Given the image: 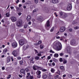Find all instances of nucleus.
Listing matches in <instances>:
<instances>
[{
	"mask_svg": "<svg viewBox=\"0 0 79 79\" xmlns=\"http://www.w3.org/2000/svg\"><path fill=\"white\" fill-rule=\"evenodd\" d=\"M33 60H34V58L33 57H31L30 59L29 60L30 61H32Z\"/></svg>",
	"mask_w": 79,
	"mask_h": 79,
	"instance_id": "de8ad7c7",
	"label": "nucleus"
},
{
	"mask_svg": "<svg viewBox=\"0 0 79 79\" xmlns=\"http://www.w3.org/2000/svg\"><path fill=\"white\" fill-rule=\"evenodd\" d=\"M21 6H22V4H19V8H21Z\"/></svg>",
	"mask_w": 79,
	"mask_h": 79,
	"instance_id": "e2e57ef3",
	"label": "nucleus"
},
{
	"mask_svg": "<svg viewBox=\"0 0 79 79\" xmlns=\"http://www.w3.org/2000/svg\"><path fill=\"white\" fill-rule=\"evenodd\" d=\"M11 61V59H10V57H7V63H9Z\"/></svg>",
	"mask_w": 79,
	"mask_h": 79,
	"instance_id": "4be33fe9",
	"label": "nucleus"
},
{
	"mask_svg": "<svg viewBox=\"0 0 79 79\" xmlns=\"http://www.w3.org/2000/svg\"><path fill=\"white\" fill-rule=\"evenodd\" d=\"M59 55H58L57 53H55L54 55V56L55 58H57L58 56H59Z\"/></svg>",
	"mask_w": 79,
	"mask_h": 79,
	"instance_id": "5701e85b",
	"label": "nucleus"
},
{
	"mask_svg": "<svg viewBox=\"0 0 79 79\" xmlns=\"http://www.w3.org/2000/svg\"><path fill=\"white\" fill-rule=\"evenodd\" d=\"M52 3H58V0H52Z\"/></svg>",
	"mask_w": 79,
	"mask_h": 79,
	"instance_id": "6ab92c4d",
	"label": "nucleus"
},
{
	"mask_svg": "<svg viewBox=\"0 0 79 79\" xmlns=\"http://www.w3.org/2000/svg\"><path fill=\"white\" fill-rule=\"evenodd\" d=\"M38 76H37V78H40V77H41V75H37Z\"/></svg>",
	"mask_w": 79,
	"mask_h": 79,
	"instance_id": "a18cd8bd",
	"label": "nucleus"
},
{
	"mask_svg": "<svg viewBox=\"0 0 79 79\" xmlns=\"http://www.w3.org/2000/svg\"><path fill=\"white\" fill-rule=\"evenodd\" d=\"M64 13L62 12H60L59 15V16L60 18H62L63 15H64Z\"/></svg>",
	"mask_w": 79,
	"mask_h": 79,
	"instance_id": "9b49d317",
	"label": "nucleus"
},
{
	"mask_svg": "<svg viewBox=\"0 0 79 79\" xmlns=\"http://www.w3.org/2000/svg\"><path fill=\"white\" fill-rule=\"evenodd\" d=\"M47 59H48V60H50L51 59V57H50V56H48Z\"/></svg>",
	"mask_w": 79,
	"mask_h": 79,
	"instance_id": "864d4df0",
	"label": "nucleus"
},
{
	"mask_svg": "<svg viewBox=\"0 0 79 79\" xmlns=\"http://www.w3.org/2000/svg\"><path fill=\"white\" fill-rule=\"evenodd\" d=\"M70 44L72 45H74L76 44V41L74 40H73L71 41Z\"/></svg>",
	"mask_w": 79,
	"mask_h": 79,
	"instance_id": "f8f14e48",
	"label": "nucleus"
},
{
	"mask_svg": "<svg viewBox=\"0 0 79 79\" xmlns=\"http://www.w3.org/2000/svg\"><path fill=\"white\" fill-rule=\"evenodd\" d=\"M11 59L12 61H13L14 60H13V57H11Z\"/></svg>",
	"mask_w": 79,
	"mask_h": 79,
	"instance_id": "052dcab7",
	"label": "nucleus"
},
{
	"mask_svg": "<svg viewBox=\"0 0 79 79\" xmlns=\"http://www.w3.org/2000/svg\"><path fill=\"white\" fill-rule=\"evenodd\" d=\"M34 51L35 53H38V51H37V50L34 49Z\"/></svg>",
	"mask_w": 79,
	"mask_h": 79,
	"instance_id": "8fccbe9b",
	"label": "nucleus"
},
{
	"mask_svg": "<svg viewBox=\"0 0 79 79\" xmlns=\"http://www.w3.org/2000/svg\"><path fill=\"white\" fill-rule=\"evenodd\" d=\"M19 63L20 65H23V60L20 61H19Z\"/></svg>",
	"mask_w": 79,
	"mask_h": 79,
	"instance_id": "bb28decb",
	"label": "nucleus"
},
{
	"mask_svg": "<svg viewBox=\"0 0 79 79\" xmlns=\"http://www.w3.org/2000/svg\"><path fill=\"white\" fill-rule=\"evenodd\" d=\"M26 42V40L24 39L20 40L19 41V45L21 46H23V45H24V44H25Z\"/></svg>",
	"mask_w": 79,
	"mask_h": 79,
	"instance_id": "f03ea898",
	"label": "nucleus"
},
{
	"mask_svg": "<svg viewBox=\"0 0 79 79\" xmlns=\"http://www.w3.org/2000/svg\"><path fill=\"white\" fill-rule=\"evenodd\" d=\"M67 63V61L66 60H63V63L64 64H66Z\"/></svg>",
	"mask_w": 79,
	"mask_h": 79,
	"instance_id": "58836bf2",
	"label": "nucleus"
},
{
	"mask_svg": "<svg viewBox=\"0 0 79 79\" xmlns=\"http://www.w3.org/2000/svg\"><path fill=\"white\" fill-rule=\"evenodd\" d=\"M38 45H40L42 44V41L40 40L38 41Z\"/></svg>",
	"mask_w": 79,
	"mask_h": 79,
	"instance_id": "a19ab883",
	"label": "nucleus"
},
{
	"mask_svg": "<svg viewBox=\"0 0 79 79\" xmlns=\"http://www.w3.org/2000/svg\"><path fill=\"white\" fill-rule=\"evenodd\" d=\"M11 77V74H10L9 75H8V77H6V79H10V78Z\"/></svg>",
	"mask_w": 79,
	"mask_h": 79,
	"instance_id": "2f4dec72",
	"label": "nucleus"
},
{
	"mask_svg": "<svg viewBox=\"0 0 79 79\" xmlns=\"http://www.w3.org/2000/svg\"><path fill=\"white\" fill-rule=\"evenodd\" d=\"M74 29H79V27H78L77 26H76L74 27Z\"/></svg>",
	"mask_w": 79,
	"mask_h": 79,
	"instance_id": "37998d69",
	"label": "nucleus"
},
{
	"mask_svg": "<svg viewBox=\"0 0 79 79\" xmlns=\"http://www.w3.org/2000/svg\"><path fill=\"white\" fill-rule=\"evenodd\" d=\"M50 53H55V52L53 51L52 49H51L49 51Z\"/></svg>",
	"mask_w": 79,
	"mask_h": 79,
	"instance_id": "ea45409f",
	"label": "nucleus"
},
{
	"mask_svg": "<svg viewBox=\"0 0 79 79\" xmlns=\"http://www.w3.org/2000/svg\"><path fill=\"white\" fill-rule=\"evenodd\" d=\"M24 31V30L23 29H21L19 30V31L20 32H23Z\"/></svg>",
	"mask_w": 79,
	"mask_h": 79,
	"instance_id": "c9c22d12",
	"label": "nucleus"
},
{
	"mask_svg": "<svg viewBox=\"0 0 79 79\" xmlns=\"http://www.w3.org/2000/svg\"><path fill=\"white\" fill-rule=\"evenodd\" d=\"M25 71H26V73H28L29 71V70L27 68H26L25 69Z\"/></svg>",
	"mask_w": 79,
	"mask_h": 79,
	"instance_id": "c756f323",
	"label": "nucleus"
},
{
	"mask_svg": "<svg viewBox=\"0 0 79 79\" xmlns=\"http://www.w3.org/2000/svg\"><path fill=\"white\" fill-rule=\"evenodd\" d=\"M42 77L43 79H46L47 77V75L45 74H43L42 75Z\"/></svg>",
	"mask_w": 79,
	"mask_h": 79,
	"instance_id": "a211bd4d",
	"label": "nucleus"
},
{
	"mask_svg": "<svg viewBox=\"0 0 79 79\" xmlns=\"http://www.w3.org/2000/svg\"><path fill=\"white\" fill-rule=\"evenodd\" d=\"M34 45H36V46H37V45H39V44H38V43H35L34 44Z\"/></svg>",
	"mask_w": 79,
	"mask_h": 79,
	"instance_id": "bf43d9fd",
	"label": "nucleus"
},
{
	"mask_svg": "<svg viewBox=\"0 0 79 79\" xmlns=\"http://www.w3.org/2000/svg\"><path fill=\"white\" fill-rule=\"evenodd\" d=\"M60 68L61 72H64V71H65V69L64 68V66H60Z\"/></svg>",
	"mask_w": 79,
	"mask_h": 79,
	"instance_id": "39448f33",
	"label": "nucleus"
},
{
	"mask_svg": "<svg viewBox=\"0 0 79 79\" xmlns=\"http://www.w3.org/2000/svg\"><path fill=\"white\" fill-rule=\"evenodd\" d=\"M38 10H39V9L38 8L35 9L33 10V12L35 13V12H37V11H38Z\"/></svg>",
	"mask_w": 79,
	"mask_h": 79,
	"instance_id": "a878e982",
	"label": "nucleus"
},
{
	"mask_svg": "<svg viewBox=\"0 0 79 79\" xmlns=\"http://www.w3.org/2000/svg\"><path fill=\"white\" fill-rule=\"evenodd\" d=\"M69 31H70V32H72L73 31V29L71 28L69 29Z\"/></svg>",
	"mask_w": 79,
	"mask_h": 79,
	"instance_id": "3c124183",
	"label": "nucleus"
},
{
	"mask_svg": "<svg viewBox=\"0 0 79 79\" xmlns=\"http://www.w3.org/2000/svg\"><path fill=\"white\" fill-rule=\"evenodd\" d=\"M66 30V28L64 27H60V31L61 32H64V31Z\"/></svg>",
	"mask_w": 79,
	"mask_h": 79,
	"instance_id": "1a4fd4ad",
	"label": "nucleus"
},
{
	"mask_svg": "<svg viewBox=\"0 0 79 79\" xmlns=\"http://www.w3.org/2000/svg\"><path fill=\"white\" fill-rule=\"evenodd\" d=\"M37 75H40V74H41V72L40 71H38L36 72Z\"/></svg>",
	"mask_w": 79,
	"mask_h": 79,
	"instance_id": "b1692460",
	"label": "nucleus"
},
{
	"mask_svg": "<svg viewBox=\"0 0 79 79\" xmlns=\"http://www.w3.org/2000/svg\"><path fill=\"white\" fill-rule=\"evenodd\" d=\"M30 79H33V76H31L30 77Z\"/></svg>",
	"mask_w": 79,
	"mask_h": 79,
	"instance_id": "680f3d73",
	"label": "nucleus"
},
{
	"mask_svg": "<svg viewBox=\"0 0 79 79\" xmlns=\"http://www.w3.org/2000/svg\"><path fill=\"white\" fill-rule=\"evenodd\" d=\"M17 60H21V57H19L17 58Z\"/></svg>",
	"mask_w": 79,
	"mask_h": 79,
	"instance_id": "13d9d810",
	"label": "nucleus"
},
{
	"mask_svg": "<svg viewBox=\"0 0 79 79\" xmlns=\"http://www.w3.org/2000/svg\"><path fill=\"white\" fill-rule=\"evenodd\" d=\"M11 19L12 22H15L17 20L16 18L14 16H12L11 18Z\"/></svg>",
	"mask_w": 79,
	"mask_h": 79,
	"instance_id": "0eeeda50",
	"label": "nucleus"
},
{
	"mask_svg": "<svg viewBox=\"0 0 79 79\" xmlns=\"http://www.w3.org/2000/svg\"><path fill=\"white\" fill-rule=\"evenodd\" d=\"M68 16L67 14L64 13V15H63V16H62V18H66V17H68Z\"/></svg>",
	"mask_w": 79,
	"mask_h": 79,
	"instance_id": "aec40b11",
	"label": "nucleus"
},
{
	"mask_svg": "<svg viewBox=\"0 0 79 79\" xmlns=\"http://www.w3.org/2000/svg\"><path fill=\"white\" fill-rule=\"evenodd\" d=\"M52 64L53 66H55V64L54 62H53Z\"/></svg>",
	"mask_w": 79,
	"mask_h": 79,
	"instance_id": "6e6d98bb",
	"label": "nucleus"
},
{
	"mask_svg": "<svg viewBox=\"0 0 79 79\" xmlns=\"http://www.w3.org/2000/svg\"><path fill=\"white\" fill-rule=\"evenodd\" d=\"M58 77H59V76L58 75H57L55 77V78H58Z\"/></svg>",
	"mask_w": 79,
	"mask_h": 79,
	"instance_id": "774afa93",
	"label": "nucleus"
},
{
	"mask_svg": "<svg viewBox=\"0 0 79 79\" xmlns=\"http://www.w3.org/2000/svg\"><path fill=\"white\" fill-rule=\"evenodd\" d=\"M54 28H55L54 27H52L50 30V32H53V30H54Z\"/></svg>",
	"mask_w": 79,
	"mask_h": 79,
	"instance_id": "e433bc0d",
	"label": "nucleus"
},
{
	"mask_svg": "<svg viewBox=\"0 0 79 79\" xmlns=\"http://www.w3.org/2000/svg\"><path fill=\"white\" fill-rule=\"evenodd\" d=\"M21 73L23 74H26V73L25 72V70L24 69H21L20 71Z\"/></svg>",
	"mask_w": 79,
	"mask_h": 79,
	"instance_id": "dca6fc26",
	"label": "nucleus"
},
{
	"mask_svg": "<svg viewBox=\"0 0 79 79\" xmlns=\"http://www.w3.org/2000/svg\"><path fill=\"white\" fill-rule=\"evenodd\" d=\"M55 46L56 47L57 49L59 51L61 50L62 48V46L61 44L60 43H57L55 44Z\"/></svg>",
	"mask_w": 79,
	"mask_h": 79,
	"instance_id": "f257e3e1",
	"label": "nucleus"
},
{
	"mask_svg": "<svg viewBox=\"0 0 79 79\" xmlns=\"http://www.w3.org/2000/svg\"><path fill=\"white\" fill-rule=\"evenodd\" d=\"M67 8L68 10H72V5L71 3H69Z\"/></svg>",
	"mask_w": 79,
	"mask_h": 79,
	"instance_id": "20e7f679",
	"label": "nucleus"
},
{
	"mask_svg": "<svg viewBox=\"0 0 79 79\" xmlns=\"http://www.w3.org/2000/svg\"><path fill=\"white\" fill-rule=\"evenodd\" d=\"M22 23H23V21L20 20L16 22V25L18 26V27H19V26H21L22 25Z\"/></svg>",
	"mask_w": 79,
	"mask_h": 79,
	"instance_id": "7ed1b4c3",
	"label": "nucleus"
},
{
	"mask_svg": "<svg viewBox=\"0 0 79 79\" xmlns=\"http://www.w3.org/2000/svg\"><path fill=\"white\" fill-rule=\"evenodd\" d=\"M59 61L60 62H62L63 61V58H60L59 59Z\"/></svg>",
	"mask_w": 79,
	"mask_h": 79,
	"instance_id": "4c0bfd02",
	"label": "nucleus"
},
{
	"mask_svg": "<svg viewBox=\"0 0 79 79\" xmlns=\"http://www.w3.org/2000/svg\"><path fill=\"white\" fill-rule=\"evenodd\" d=\"M48 64L49 66H52V63H48Z\"/></svg>",
	"mask_w": 79,
	"mask_h": 79,
	"instance_id": "4d7b16f0",
	"label": "nucleus"
},
{
	"mask_svg": "<svg viewBox=\"0 0 79 79\" xmlns=\"http://www.w3.org/2000/svg\"><path fill=\"white\" fill-rule=\"evenodd\" d=\"M35 67L38 70H42V67H39L37 65H35Z\"/></svg>",
	"mask_w": 79,
	"mask_h": 79,
	"instance_id": "2eb2a0df",
	"label": "nucleus"
},
{
	"mask_svg": "<svg viewBox=\"0 0 79 79\" xmlns=\"http://www.w3.org/2000/svg\"><path fill=\"white\" fill-rule=\"evenodd\" d=\"M19 0H17V1H16V3L17 4L18 3H19Z\"/></svg>",
	"mask_w": 79,
	"mask_h": 79,
	"instance_id": "5fc2aeb1",
	"label": "nucleus"
},
{
	"mask_svg": "<svg viewBox=\"0 0 79 79\" xmlns=\"http://www.w3.org/2000/svg\"><path fill=\"white\" fill-rule=\"evenodd\" d=\"M59 55H60V56H63V55H64V54L62 52L59 54Z\"/></svg>",
	"mask_w": 79,
	"mask_h": 79,
	"instance_id": "79ce46f5",
	"label": "nucleus"
},
{
	"mask_svg": "<svg viewBox=\"0 0 79 79\" xmlns=\"http://www.w3.org/2000/svg\"><path fill=\"white\" fill-rule=\"evenodd\" d=\"M43 19V17L42 16H39L37 18V20L40 21H42Z\"/></svg>",
	"mask_w": 79,
	"mask_h": 79,
	"instance_id": "9d476101",
	"label": "nucleus"
},
{
	"mask_svg": "<svg viewBox=\"0 0 79 79\" xmlns=\"http://www.w3.org/2000/svg\"><path fill=\"white\" fill-rule=\"evenodd\" d=\"M30 63H32L33 64H34V61L33 60L32 61H30Z\"/></svg>",
	"mask_w": 79,
	"mask_h": 79,
	"instance_id": "09e8293b",
	"label": "nucleus"
},
{
	"mask_svg": "<svg viewBox=\"0 0 79 79\" xmlns=\"http://www.w3.org/2000/svg\"><path fill=\"white\" fill-rule=\"evenodd\" d=\"M7 51H8V50H7V49H6V48L4 49L3 50L2 53L3 54H5V53H6V52H7Z\"/></svg>",
	"mask_w": 79,
	"mask_h": 79,
	"instance_id": "f3484780",
	"label": "nucleus"
},
{
	"mask_svg": "<svg viewBox=\"0 0 79 79\" xmlns=\"http://www.w3.org/2000/svg\"><path fill=\"white\" fill-rule=\"evenodd\" d=\"M50 26V21L48 20L46 23V26L47 27H49Z\"/></svg>",
	"mask_w": 79,
	"mask_h": 79,
	"instance_id": "412c9836",
	"label": "nucleus"
},
{
	"mask_svg": "<svg viewBox=\"0 0 79 79\" xmlns=\"http://www.w3.org/2000/svg\"><path fill=\"white\" fill-rule=\"evenodd\" d=\"M55 70L53 68H51V71L52 73H55Z\"/></svg>",
	"mask_w": 79,
	"mask_h": 79,
	"instance_id": "393cba45",
	"label": "nucleus"
},
{
	"mask_svg": "<svg viewBox=\"0 0 79 79\" xmlns=\"http://www.w3.org/2000/svg\"><path fill=\"white\" fill-rule=\"evenodd\" d=\"M16 10H17L18 11H19V12H20V10H19L20 9L19 7H16Z\"/></svg>",
	"mask_w": 79,
	"mask_h": 79,
	"instance_id": "c85d7f7f",
	"label": "nucleus"
},
{
	"mask_svg": "<svg viewBox=\"0 0 79 79\" xmlns=\"http://www.w3.org/2000/svg\"><path fill=\"white\" fill-rule=\"evenodd\" d=\"M56 39H60V36H56Z\"/></svg>",
	"mask_w": 79,
	"mask_h": 79,
	"instance_id": "0e129e2a",
	"label": "nucleus"
},
{
	"mask_svg": "<svg viewBox=\"0 0 79 79\" xmlns=\"http://www.w3.org/2000/svg\"><path fill=\"white\" fill-rule=\"evenodd\" d=\"M67 52L68 53H69L70 55L72 54V52H71V49H69L67 50Z\"/></svg>",
	"mask_w": 79,
	"mask_h": 79,
	"instance_id": "4468645a",
	"label": "nucleus"
},
{
	"mask_svg": "<svg viewBox=\"0 0 79 79\" xmlns=\"http://www.w3.org/2000/svg\"><path fill=\"white\" fill-rule=\"evenodd\" d=\"M33 69H34V70H35V71L37 69L36 68V67H35V66H33Z\"/></svg>",
	"mask_w": 79,
	"mask_h": 79,
	"instance_id": "7c9ffc66",
	"label": "nucleus"
},
{
	"mask_svg": "<svg viewBox=\"0 0 79 79\" xmlns=\"http://www.w3.org/2000/svg\"><path fill=\"white\" fill-rule=\"evenodd\" d=\"M6 17H7V18H8V17L10 16V14H8V12L6 13Z\"/></svg>",
	"mask_w": 79,
	"mask_h": 79,
	"instance_id": "f704fd0d",
	"label": "nucleus"
},
{
	"mask_svg": "<svg viewBox=\"0 0 79 79\" xmlns=\"http://www.w3.org/2000/svg\"><path fill=\"white\" fill-rule=\"evenodd\" d=\"M39 58H40V57H39V56H36L35 57V60H39Z\"/></svg>",
	"mask_w": 79,
	"mask_h": 79,
	"instance_id": "cd10ccee",
	"label": "nucleus"
},
{
	"mask_svg": "<svg viewBox=\"0 0 79 79\" xmlns=\"http://www.w3.org/2000/svg\"><path fill=\"white\" fill-rule=\"evenodd\" d=\"M40 49H43L44 48V46L43 45L40 44Z\"/></svg>",
	"mask_w": 79,
	"mask_h": 79,
	"instance_id": "473e14b6",
	"label": "nucleus"
},
{
	"mask_svg": "<svg viewBox=\"0 0 79 79\" xmlns=\"http://www.w3.org/2000/svg\"><path fill=\"white\" fill-rule=\"evenodd\" d=\"M37 56H42V54L41 53L37 54Z\"/></svg>",
	"mask_w": 79,
	"mask_h": 79,
	"instance_id": "c03bdc74",
	"label": "nucleus"
},
{
	"mask_svg": "<svg viewBox=\"0 0 79 79\" xmlns=\"http://www.w3.org/2000/svg\"><path fill=\"white\" fill-rule=\"evenodd\" d=\"M17 46H18V44H17V43H13L12 44V47L13 48H16V47H17Z\"/></svg>",
	"mask_w": 79,
	"mask_h": 79,
	"instance_id": "423d86ee",
	"label": "nucleus"
},
{
	"mask_svg": "<svg viewBox=\"0 0 79 79\" xmlns=\"http://www.w3.org/2000/svg\"><path fill=\"white\" fill-rule=\"evenodd\" d=\"M31 20V16L30 15H28L27 18V21H29Z\"/></svg>",
	"mask_w": 79,
	"mask_h": 79,
	"instance_id": "ddd939ff",
	"label": "nucleus"
},
{
	"mask_svg": "<svg viewBox=\"0 0 79 79\" xmlns=\"http://www.w3.org/2000/svg\"><path fill=\"white\" fill-rule=\"evenodd\" d=\"M19 77H23V76H22V75H19Z\"/></svg>",
	"mask_w": 79,
	"mask_h": 79,
	"instance_id": "69168bd1",
	"label": "nucleus"
},
{
	"mask_svg": "<svg viewBox=\"0 0 79 79\" xmlns=\"http://www.w3.org/2000/svg\"><path fill=\"white\" fill-rule=\"evenodd\" d=\"M41 70L42 71H43V72H45L46 71H47V69H43V68H42V69H41Z\"/></svg>",
	"mask_w": 79,
	"mask_h": 79,
	"instance_id": "72a5a7b5",
	"label": "nucleus"
},
{
	"mask_svg": "<svg viewBox=\"0 0 79 79\" xmlns=\"http://www.w3.org/2000/svg\"><path fill=\"white\" fill-rule=\"evenodd\" d=\"M35 3H38V0H34Z\"/></svg>",
	"mask_w": 79,
	"mask_h": 79,
	"instance_id": "49530a36",
	"label": "nucleus"
},
{
	"mask_svg": "<svg viewBox=\"0 0 79 79\" xmlns=\"http://www.w3.org/2000/svg\"><path fill=\"white\" fill-rule=\"evenodd\" d=\"M24 28H26V27H27V25H24Z\"/></svg>",
	"mask_w": 79,
	"mask_h": 79,
	"instance_id": "338daca9",
	"label": "nucleus"
},
{
	"mask_svg": "<svg viewBox=\"0 0 79 79\" xmlns=\"http://www.w3.org/2000/svg\"><path fill=\"white\" fill-rule=\"evenodd\" d=\"M22 13L21 12H19L18 13V15H19V16H21V15Z\"/></svg>",
	"mask_w": 79,
	"mask_h": 79,
	"instance_id": "603ef678",
	"label": "nucleus"
},
{
	"mask_svg": "<svg viewBox=\"0 0 79 79\" xmlns=\"http://www.w3.org/2000/svg\"><path fill=\"white\" fill-rule=\"evenodd\" d=\"M12 54L14 56H16L18 55V52L17 51H14L12 52Z\"/></svg>",
	"mask_w": 79,
	"mask_h": 79,
	"instance_id": "6e6552de",
	"label": "nucleus"
}]
</instances>
